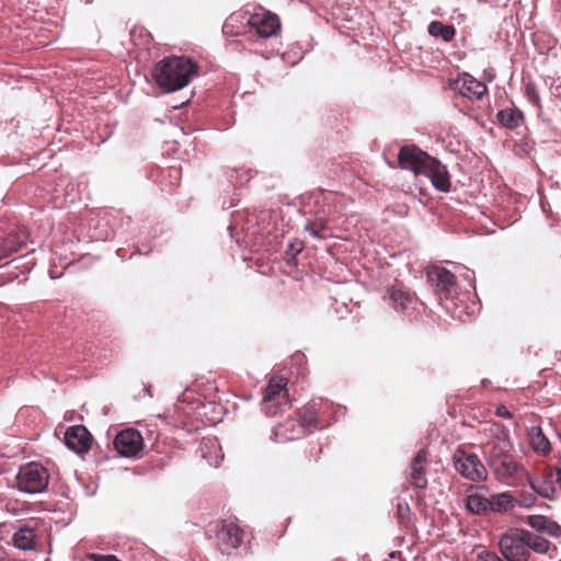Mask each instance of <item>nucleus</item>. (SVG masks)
Segmentation results:
<instances>
[{"label":"nucleus","instance_id":"1","mask_svg":"<svg viewBox=\"0 0 561 561\" xmlns=\"http://www.w3.org/2000/svg\"><path fill=\"white\" fill-rule=\"evenodd\" d=\"M484 433L489 439L482 445V451L488 466L501 479L514 477L520 466L511 453L508 431L499 423H492Z\"/></svg>","mask_w":561,"mask_h":561},{"label":"nucleus","instance_id":"2","mask_svg":"<svg viewBox=\"0 0 561 561\" xmlns=\"http://www.w3.org/2000/svg\"><path fill=\"white\" fill-rule=\"evenodd\" d=\"M398 164L416 175L427 176L432 184L442 192L450 190V180L446 167L415 145L401 147L398 153Z\"/></svg>","mask_w":561,"mask_h":561},{"label":"nucleus","instance_id":"3","mask_svg":"<svg viewBox=\"0 0 561 561\" xmlns=\"http://www.w3.org/2000/svg\"><path fill=\"white\" fill-rule=\"evenodd\" d=\"M198 66L186 57H167L153 68L152 77L165 92L178 91L186 87L197 75Z\"/></svg>","mask_w":561,"mask_h":561},{"label":"nucleus","instance_id":"4","mask_svg":"<svg viewBox=\"0 0 561 561\" xmlns=\"http://www.w3.org/2000/svg\"><path fill=\"white\" fill-rule=\"evenodd\" d=\"M49 479V472L44 466L30 462L20 468L16 474V486L24 493H42L48 486Z\"/></svg>","mask_w":561,"mask_h":561},{"label":"nucleus","instance_id":"5","mask_svg":"<svg viewBox=\"0 0 561 561\" xmlns=\"http://www.w3.org/2000/svg\"><path fill=\"white\" fill-rule=\"evenodd\" d=\"M286 385V379L280 377H274L270 380L262 402V409L266 415L275 416L282 411L283 407L288 405L289 400Z\"/></svg>","mask_w":561,"mask_h":561},{"label":"nucleus","instance_id":"6","mask_svg":"<svg viewBox=\"0 0 561 561\" xmlns=\"http://www.w3.org/2000/svg\"><path fill=\"white\" fill-rule=\"evenodd\" d=\"M453 460L456 471L467 480L482 482L488 479V470L477 455L457 449Z\"/></svg>","mask_w":561,"mask_h":561},{"label":"nucleus","instance_id":"7","mask_svg":"<svg viewBox=\"0 0 561 561\" xmlns=\"http://www.w3.org/2000/svg\"><path fill=\"white\" fill-rule=\"evenodd\" d=\"M216 547L222 554H230L243 540V530L234 519H224L216 526Z\"/></svg>","mask_w":561,"mask_h":561},{"label":"nucleus","instance_id":"8","mask_svg":"<svg viewBox=\"0 0 561 561\" xmlns=\"http://www.w3.org/2000/svg\"><path fill=\"white\" fill-rule=\"evenodd\" d=\"M500 549L507 561H527L529 551L523 529H513L500 539Z\"/></svg>","mask_w":561,"mask_h":561},{"label":"nucleus","instance_id":"9","mask_svg":"<svg viewBox=\"0 0 561 561\" xmlns=\"http://www.w3.org/2000/svg\"><path fill=\"white\" fill-rule=\"evenodd\" d=\"M427 279L435 288L439 300H448L457 293L455 275L445 267L433 266L427 272Z\"/></svg>","mask_w":561,"mask_h":561},{"label":"nucleus","instance_id":"10","mask_svg":"<svg viewBox=\"0 0 561 561\" xmlns=\"http://www.w3.org/2000/svg\"><path fill=\"white\" fill-rule=\"evenodd\" d=\"M114 448L122 457H137L144 448V438L135 428L121 431L114 438Z\"/></svg>","mask_w":561,"mask_h":561},{"label":"nucleus","instance_id":"11","mask_svg":"<svg viewBox=\"0 0 561 561\" xmlns=\"http://www.w3.org/2000/svg\"><path fill=\"white\" fill-rule=\"evenodd\" d=\"M248 25L262 38L275 36L280 30L278 16L270 11L251 14L248 20Z\"/></svg>","mask_w":561,"mask_h":561},{"label":"nucleus","instance_id":"12","mask_svg":"<svg viewBox=\"0 0 561 561\" xmlns=\"http://www.w3.org/2000/svg\"><path fill=\"white\" fill-rule=\"evenodd\" d=\"M307 435L304 425L299 423L297 417H288L274 427L272 439L275 443L284 444L304 438Z\"/></svg>","mask_w":561,"mask_h":561},{"label":"nucleus","instance_id":"13","mask_svg":"<svg viewBox=\"0 0 561 561\" xmlns=\"http://www.w3.org/2000/svg\"><path fill=\"white\" fill-rule=\"evenodd\" d=\"M454 89L471 101L481 100L488 92V88L483 82L466 72L459 75L454 81Z\"/></svg>","mask_w":561,"mask_h":561},{"label":"nucleus","instance_id":"14","mask_svg":"<svg viewBox=\"0 0 561 561\" xmlns=\"http://www.w3.org/2000/svg\"><path fill=\"white\" fill-rule=\"evenodd\" d=\"M65 443L76 453H85L91 448L92 436L83 425H75L67 428Z\"/></svg>","mask_w":561,"mask_h":561},{"label":"nucleus","instance_id":"15","mask_svg":"<svg viewBox=\"0 0 561 561\" xmlns=\"http://www.w3.org/2000/svg\"><path fill=\"white\" fill-rule=\"evenodd\" d=\"M427 450L422 448L417 451L415 457L410 463V483L419 489H424L427 485L426 469H427Z\"/></svg>","mask_w":561,"mask_h":561},{"label":"nucleus","instance_id":"16","mask_svg":"<svg viewBox=\"0 0 561 561\" xmlns=\"http://www.w3.org/2000/svg\"><path fill=\"white\" fill-rule=\"evenodd\" d=\"M39 523L35 522L33 525L26 524L21 526L12 536L14 547L20 550H33L38 541Z\"/></svg>","mask_w":561,"mask_h":561},{"label":"nucleus","instance_id":"17","mask_svg":"<svg viewBox=\"0 0 561 561\" xmlns=\"http://www.w3.org/2000/svg\"><path fill=\"white\" fill-rule=\"evenodd\" d=\"M28 231L26 228H19L12 231L0 244V261L16 253L28 242Z\"/></svg>","mask_w":561,"mask_h":561},{"label":"nucleus","instance_id":"18","mask_svg":"<svg viewBox=\"0 0 561 561\" xmlns=\"http://www.w3.org/2000/svg\"><path fill=\"white\" fill-rule=\"evenodd\" d=\"M557 466H547L542 473L541 480L531 483L533 489L541 496L551 499L556 493V474Z\"/></svg>","mask_w":561,"mask_h":561},{"label":"nucleus","instance_id":"19","mask_svg":"<svg viewBox=\"0 0 561 561\" xmlns=\"http://www.w3.org/2000/svg\"><path fill=\"white\" fill-rule=\"evenodd\" d=\"M388 295L392 307L398 311H404L409 305L416 300L415 296L405 289L401 284H396L389 288Z\"/></svg>","mask_w":561,"mask_h":561},{"label":"nucleus","instance_id":"20","mask_svg":"<svg viewBox=\"0 0 561 561\" xmlns=\"http://www.w3.org/2000/svg\"><path fill=\"white\" fill-rule=\"evenodd\" d=\"M297 420L304 425L307 434L309 435L319 427L318 409L316 403L305 405L298 413Z\"/></svg>","mask_w":561,"mask_h":561},{"label":"nucleus","instance_id":"21","mask_svg":"<svg viewBox=\"0 0 561 561\" xmlns=\"http://www.w3.org/2000/svg\"><path fill=\"white\" fill-rule=\"evenodd\" d=\"M496 118L501 126L508 129H515L523 124L525 117L520 110L516 107H506L497 112Z\"/></svg>","mask_w":561,"mask_h":561},{"label":"nucleus","instance_id":"22","mask_svg":"<svg viewBox=\"0 0 561 561\" xmlns=\"http://www.w3.org/2000/svg\"><path fill=\"white\" fill-rule=\"evenodd\" d=\"M428 34L433 37H439L445 43H449L456 35V28L454 25H447L440 21H433L427 27Z\"/></svg>","mask_w":561,"mask_h":561},{"label":"nucleus","instance_id":"23","mask_svg":"<svg viewBox=\"0 0 561 561\" xmlns=\"http://www.w3.org/2000/svg\"><path fill=\"white\" fill-rule=\"evenodd\" d=\"M490 512H506L515 506L516 501L508 493H497L488 497Z\"/></svg>","mask_w":561,"mask_h":561},{"label":"nucleus","instance_id":"24","mask_svg":"<svg viewBox=\"0 0 561 561\" xmlns=\"http://www.w3.org/2000/svg\"><path fill=\"white\" fill-rule=\"evenodd\" d=\"M529 435L530 445L536 453L547 455L550 451V442L543 434L541 427H533Z\"/></svg>","mask_w":561,"mask_h":561},{"label":"nucleus","instance_id":"25","mask_svg":"<svg viewBox=\"0 0 561 561\" xmlns=\"http://www.w3.org/2000/svg\"><path fill=\"white\" fill-rule=\"evenodd\" d=\"M466 507L474 514L483 515L490 512V503L488 497L478 493L469 494L466 499Z\"/></svg>","mask_w":561,"mask_h":561},{"label":"nucleus","instance_id":"26","mask_svg":"<svg viewBox=\"0 0 561 561\" xmlns=\"http://www.w3.org/2000/svg\"><path fill=\"white\" fill-rule=\"evenodd\" d=\"M305 230L316 239H325L328 230V220L323 217L308 220L305 225Z\"/></svg>","mask_w":561,"mask_h":561},{"label":"nucleus","instance_id":"27","mask_svg":"<svg viewBox=\"0 0 561 561\" xmlns=\"http://www.w3.org/2000/svg\"><path fill=\"white\" fill-rule=\"evenodd\" d=\"M525 537L527 539V549H533L534 551L538 553H546L549 549L550 542L543 538L540 537L534 533L524 530Z\"/></svg>","mask_w":561,"mask_h":561},{"label":"nucleus","instance_id":"28","mask_svg":"<svg viewBox=\"0 0 561 561\" xmlns=\"http://www.w3.org/2000/svg\"><path fill=\"white\" fill-rule=\"evenodd\" d=\"M525 94L530 102L535 105L540 106V96L537 91V87L534 82H528L525 85Z\"/></svg>","mask_w":561,"mask_h":561},{"label":"nucleus","instance_id":"29","mask_svg":"<svg viewBox=\"0 0 561 561\" xmlns=\"http://www.w3.org/2000/svg\"><path fill=\"white\" fill-rule=\"evenodd\" d=\"M546 528L545 533H547L550 536L559 537L561 535V527L553 520L545 522Z\"/></svg>","mask_w":561,"mask_h":561},{"label":"nucleus","instance_id":"30","mask_svg":"<svg viewBox=\"0 0 561 561\" xmlns=\"http://www.w3.org/2000/svg\"><path fill=\"white\" fill-rule=\"evenodd\" d=\"M549 520H550L549 518L543 517V516H534L530 518V525L533 528L543 531L546 528V523H543V522H549Z\"/></svg>","mask_w":561,"mask_h":561},{"label":"nucleus","instance_id":"31","mask_svg":"<svg viewBox=\"0 0 561 561\" xmlns=\"http://www.w3.org/2000/svg\"><path fill=\"white\" fill-rule=\"evenodd\" d=\"M494 413L497 417H503V419H512L513 417V414L508 411V409L504 404H499L496 407Z\"/></svg>","mask_w":561,"mask_h":561},{"label":"nucleus","instance_id":"32","mask_svg":"<svg viewBox=\"0 0 561 561\" xmlns=\"http://www.w3.org/2000/svg\"><path fill=\"white\" fill-rule=\"evenodd\" d=\"M554 474H556V482L559 485V488L561 489V460L557 465V471L554 472Z\"/></svg>","mask_w":561,"mask_h":561},{"label":"nucleus","instance_id":"33","mask_svg":"<svg viewBox=\"0 0 561 561\" xmlns=\"http://www.w3.org/2000/svg\"><path fill=\"white\" fill-rule=\"evenodd\" d=\"M397 511H398L399 516L403 517L404 513L409 512V506H408V504L399 503L397 505Z\"/></svg>","mask_w":561,"mask_h":561},{"label":"nucleus","instance_id":"34","mask_svg":"<svg viewBox=\"0 0 561 561\" xmlns=\"http://www.w3.org/2000/svg\"><path fill=\"white\" fill-rule=\"evenodd\" d=\"M0 561H12L8 556L0 553Z\"/></svg>","mask_w":561,"mask_h":561},{"label":"nucleus","instance_id":"35","mask_svg":"<svg viewBox=\"0 0 561 561\" xmlns=\"http://www.w3.org/2000/svg\"><path fill=\"white\" fill-rule=\"evenodd\" d=\"M486 77H489L488 78L489 81H491L493 79V76H491L490 73H486Z\"/></svg>","mask_w":561,"mask_h":561},{"label":"nucleus","instance_id":"36","mask_svg":"<svg viewBox=\"0 0 561 561\" xmlns=\"http://www.w3.org/2000/svg\"><path fill=\"white\" fill-rule=\"evenodd\" d=\"M486 77H489L488 78L489 81H491L493 79V76H491L490 73H486Z\"/></svg>","mask_w":561,"mask_h":561},{"label":"nucleus","instance_id":"37","mask_svg":"<svg viewBox=\"0 0 561 561\" xmlns=\"http://www.w3.org/2000/svg\"><path fill=\"white\" fill-rule=\"evenodd\" d=\"M476 489L483 490V489H485V486H476Z\"/></svg>","mask_w":561,"mask_h":561},{"label":"nucleus","instance_id":"38","mask_svg":"<svg viewBox=\"0 0 561 561\" xmlns=\"http://www.w3.org/2000/svg\"><path fill=\"white\" fill-rule=\"evenodd\" d=\"M496 560H497V561H502V560H500L499 558H496Z\"/></svg>","mask_w":561,"mask_h":561}]
</instances>
